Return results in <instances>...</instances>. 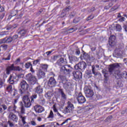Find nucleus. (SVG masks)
<instances>
[{
  "mask_svg": "<svg viewBox=\"0 0 127 127\" xmlns=\"http://www.w3.org/2000/svg\"><path fill=\"white\" fill-rule=\"evenodd\" d=\"M8 124H9L10 127H13V126H14V125H13V123L10 122L9 121L8 122Z\"/></svg>",
  "mask_w": 127,
  "mask_h": 127,
  "instance_id": "50",
  "label": "nucleus"
},
{
  "mask_svg": "<svg viewBox=\"0 0 127 127\" xmlns=\"http://www.w3.org/2000/svg\"><path fill=\"white\" fill-rule=\"evenodd\" d=\"M4 16V13H2L1 15H0V18L1 19H2V18H3V17Z\"/></svg>",
  "mask_w": 127,
  "mask_h": 127,
  "instance_id": "59",
  "label": "nucleus"
},
{
  "mask_svg": "<svg viewBox=\"0 0 127 127\" xmlns=\"http://www.w3.org/2000/svg\"><path fill=\"white\" fill-rule=\"evenodd\" d=\"M76 99L79 103V104H84L85 102H86V99H85V97L83 96L82 95V93L80 92L77 97H76Z\"/></svg>",
  "mask_w": 127,
  "mask_h": 127,
  "instance_id": "9",
  "label": "nucleus"
},
{
  "mask_svg": "<svg viewBox=\"0 0 127 127\" xmlns=\"http://www.w3.org/2000/svg\"><path fill=\"white\" fill-rule=\"evenodd\" d=\"M12 95L13 96V97H15V98H17V97L18 96L19 97H20V95L17 94V91L16 90H14L13 91Z\"/></svg>",
  "mask_w": 127,
  "mask_h": 127,
  "instance_id": "35",
  "label": "nucleus"
},
{
  "mask_svg": "<svg viewBox=\"0 0 127 127\" xmlns=\"http://www.w3.org/2000/svg\"><path fill=\"white\" fill-rule=\"evenodd\" d=\"M39 103L41 105H43L45 104V99L44 98H41L39 99Z\"/></svg>",
  "mask_w": 127,
  "mask_h": 127,
  "instance_id": "38",
  "label": "nucleus"
},
{
  "mask_svg": "<svg viewBox=\"0 0 127 127\" xmlns=\"http://www.w3.org/2000/svg\"><path fill=\"white\" fill-rule=\"evenodd\" d=\"M103 74H104V77L106 78L104 79L105 83H107V81H108V79H107V77H108V71L106 70V69H103L102 70Z\"/></svg>",
  "mask_w": 127,
  "mask_h": 127,
  "instance_id": "23",
  "label": "nucleus"
},
{
  "mask_svg": "<svg viewBox=\"0 0 127 127\" xmlns=\"http://www.w3.org/2000/svg\"><path fill=\"white\" fill-rule=\"evenodd\" d=\"M125 19L126 18H125V17H122L119 19V21L123 22V21H125Z\"/></svg>",
  "mask_w": 127,
  "mask_h": 127,
  "instance_id": "56",
  "label": "nucleus"
},
{
  "mask_svg": "<svg viewBox=\"0 0 127 127\" xmlns=\"http://www.w3.org/2000/svg\"><path fill=\"white\" fill-rule=\"evenodd\" d=\"M42 70L44 72H46L47 71V69L48 68V65L47 64H42L41 65Z\"/></svg>",
  "mask_w": 127,
  "mask_h": 127,
  "instance_id": "29",
  "label": "nucleus"
},
{
  "mask_svg": "<svg viewBox=\"0 0 127 127\" xmlns=\"http://www.w3.org/2000/svg\"><path fill=\"white\" fill-rule=\"evenodd\" d=\"M120 64L118 63H115L111 65L110 67H109V72L112 73V74H113V73H115L117 70V68H120Z\"/></svg>",
  "mask_w": 127,
  "mask_h": 127,
  "instance_id": "8",
  "label": "nucleus"
},
{
  "mask_svg": "<svg viewBox=\"0 0 127 127\" xmlns=\"http://www.w3.org/2000/svg\"><path fill=\"white\" fill-rule=\"evenodd\" d=\"M37 98V95H32L30 98L28 96L25 95L23 97V101L26 108H30L32 103H34V99Z\"/></svg>",
  "mask_w": 127,
  "mask_h": 127,
  "instance_id": "1",
  "label": "nucleus"
},
{
  "mask_svg": "<svg viewBox=\"0 0 127 127\" xmlns=\"http://www.w3.org/2000/svg\"><path fill=\"white\" fill-rule=\"evenodd\" d=\"M22 91H26L28 89V84L26 81L22 80L20 83Z\"/></svg>",
  "mask_w": 127,
  "mask_h": 127,
  "instance_id": "10",
  "label": "nucleus"
},
{
  "mask_svg": "<svg viewBox=\"0 0 127 127\" xmlns=\"http://www.w3.org/2000/svg\"><path fill=\"white\" fill-rule=\"evenodd\" d=\"M39 63V60H37L36 61H33V64L34 65H37L38 63Z\"/></svg>",
  "mask_w": 127,
  "mask_h": 127,
  "instance_id": "49",
  "label": "nucleus"
},
{
  "mask_svg": "<svg viewBox=\"0 0 127 127\" xmlns=\"http://www.w3.org/2000/svg\"><path fill=\"white\" fill-rule=\"evenodd\" d=\"M119 75H121L120 77L125 78L127 79V72L126 71H123V72H120Z\"/></svg>",
  "mask_w": 127,
  "mask_h": 127,
  "instance_id": "25",
  "label": "nucleus"
},
{
  "mask_svg": "<svg viewBox=\"0 0 127 127\" xmlns=\"http://www.w3.org/2000/svg\"><path fill=\"white\" fill-rule=\"evenodd\" d=\"M72 67L69 65H64L61 67V71L63 72L65 75H68L70 77V73L72 72Z\"/></svg>",
  "mask_w": 127,
  "mask_h": 127,
  "instance_id": "3",
  "label": "nucleus"
},
{
  "mask_svg": "<svg viewBox=\"0 0 127 127\" xmlns=\"http://www.w3.org/2000/svg\"><path fill=\"white\" fill-rule=\"evenodd\" d=\"M18 38V35H15L13 36L12 39V41H14V40H16V39H17Z\"/></svg>",
  "mask_w": 127,
  "mask_h": 127,
  "instance_id": "40",
  "label": "nucleus"
},
{
  "mask_svg": "<svg viewBox=\"0 0 127 127\" xmlns=\"http://www.w3.org/2000/svg\"><path fill=\"white\" fill-rule=\"evenodd\" d=\"M16 27V25H14L13 26L8 25L6 29L7 30H12V29L15 28Z\"/></svg>",
  "mask_w": 127,
  "mask_h": 127,
  "instance_id": "30",
  "label": "nucleus"
},
{
  "mask_svg": "<svg viewBox=\"0 0 127 127\" xmlns=\"http://www.w3.org/2000/svg\"><path fill=\"white\" fill-rule=\"evenodd\" d=\"M8 117L10 120L13 121V123H17L18 121V118H17V116L12 113H10Z\"/></svg>",
  "mask_w": 127,
  "mask_h": 127,
  "instance_id": "13",
  "label": "nucleus"
},
{
  "mask_svg": "<svg viewBox=\"0 0 127 127\" xmlns=\"http://www.w3.org/2000/svg\"><path fill=\"white\" fill-rule=\"evenodd\" d=\"M19 116L23 123V125H25V127H28V125L26 124V123L25 122V119H26V117H23L21 115H19Z\"/></svg>",
  "mask_w": 127,
  "mask_h": 127,
  "instance_id": "21",
  "label": "nucleus"
},
{
  "mask_svg": "<svg viewBox=\"0 0 127 127\" xmlns=\"http://www.w3.org/2000/svg\"><path fill=\"white\" fill-rule=\"evenodd\" d=\"M54 112L55 113H58V110H57V109H56V108H54Z\"/></svg>",
  "mask_w": 127,
  "mask_h": 127,
  "instance_id": "62",
  "label": "nucleus"
},
{
  "mask_svg": "<svg viewBox=\"0 0 127 127\" xmlns=\"http://www.w3.org/2000/svg\"><path fill=\"white\" fill-rule=\"evenodd\" d=\"M1 47L3 48V50H6L7 49V45H2L1 46Z\"/></svg>",
  "mask_w": 127,
  "mask_h": 127,
  "instance_id": "45",
  "label": "nucleus"
},
{
  "mask_svg": "<svg viewBox=\"0 0 127 127\" xmlns=\"http://www.w3.org/2000/svg\"><path fill=\"white\" fill-rule=\"evenodd\" d=\"M57 115L58 117H59V118H63V115H61V114L59 113V112H58L57 113Z\"/></svg>",
  "mask_w": 127,
  "mask_h": 127,
  "instance_id": "54",
  "label": "nucleus"
},
{
  "mask_svg": "<svg viewBox=\"0 0 127 127\" xmlns=\"http://www.w3.org/2000/svg\"><path fill=\"white\" fill-rule=\"evenodd\" d=\"M54 118V114L53 113V111L51 110L50 114L48 117V119H53Z\"/></svg>",
  "mask_w": 127,
  "mask_h": 127,
  "instance_id": "31",
  "label": "nucleus"
},
{
  "mask_svg": "<svg viewBox=\"0 0 127 127\" xmlns=\"http://www.w3.org/2000/svg\"><path fill=\"white\" fill-rule=\"evenodd\" d=\"M72 74L75 79H82V72L81 71L75 70L72 72Z\"/></svg>",
  "mask_w": 127,
  "mask_h": 127,
  "instance_id": "11",
  "label": "nucleus"
},
{
  "mask_svg": "<svg viewBox=\"0 0 127 127\" xmlns=\"http://www.w3.org/2000/svg\"><path fill=\"white\" fill-rule=\"evenodd\" d=\"M0 34V35H4V34H7V33H6L5 32H2Z\"/></svg>",
  "mask_w": 127,
  "mask_h": 127,
  "instance_id": "63",
  "label": "nucleus"
},
{
  "mask_svg": "<svg viewBox=\"0 0 127 127\" xmlns=\"http://www.w3.org/2000/svg\"><path fill=\"white\" fill-rule=\"evenodd\" d=\"M80 21V18H76L73 20L74 23H78Z\"/></svg>",
  "mask_w": 127,
  "mask_h": 127,
  "instance_id": "41",
  "label": "nucleus"
},
{
  "mask_svg": "<svg viewBox=\"0 0 127 127\" xmlns=\"http://www.w3.org/2000/svg\"><path fill=\"white\" fill-rule=\"evenodd\" d=\"M25 67L27 69H28L30 67H32V64H31V63L28 62L25 64Z\"/></svg>",
  "mask_w": 127,
  "mask_h": 127,
  "instance_id": "34",
  "label": "nucleus"
},
{
  "mask_svg": "<svg viewBox=\"0 0 127 127\" xmlns=\"http://www.w3.org/2000/svg\"><path fill=\"white\" fill-rule=\"evenodd\" d=\"M21 114H24V108H23V107L21 108Z\"/></svg>",
  "mask_w": 127,
  "mask_h": 127,
  "instance_id": "58",
  "label": "nucleus"
},
{
  "mask_svg": "<svg viewBox=\"0 0 127 127\" xmlns=\"http://www.w3.org/2000/svg\"><path fill=\"white\" fill-rule=\"evenodd\" d=\"M67 106L64 110V114H68L69 113H72V111L74 109V105L72 104L70 101H68L67 103Z\"/></svg>",
  "mask_w": 127,
  "mask_h": 127,
  "instance_id": "4",
  "label": "nucleus"
},
{
  "mask_svg": "<svg viewBox=\"0 0 127 127\" xmlns=\"http://www.w3.org/2000/svg\"><path fill=\"white\" fill-rule=\"evenodd\" d=\"M109 43L110 46H115L116 45V36H111L109 38Z\"/></svg>",
  "mask_w": 127,
  "mask_h": 127,
  "instance_id": "14",
  "label": "nucleus"
},
{
  "mask_svg": "<svg viewBox=\"0 0 127 127\" xmlns=\"http://www.w3.org/2000/svg\"><path fill=\"white\" fill-rule=\"evenodd\" d=\"M116 31H121L122 30V27L120 24H117L115 28Z\"/></svg>",
  "mask_w": 127,
  "mask_h": 127,
  "instance_id": "33",
  "label": "nucleus"
},
{
  "mask_svg": "<svg viewBox=\"0 0 127 127\" xmlns=\"http://www.w3.org/2000/svg\"><path fill=\"white\" fill-rule=\"evenodd\" d=\"M27 32H28V30L26 29H22L19 31V33L21 36H24L25 34H26V33H27Z\"/></svg>",
  "mask_w": 127,
  "mask_h": 127,
  "instance_id": "22",
  "label": "nucleus"
},
{
  "mask_svg": "<svg viewBox=\"0 0 127 127\" xmlns=\"http://www.w3.org/2000/svg\"><path fill=\"white\" fill-rule=\"evenodd\" d=\"M11 71H19V72H21L22 71V68L19 66H14V64H12L11 66H8L6 68V73L7 75H9Z\"/></svg>",
  "mask_w": 127,
  "mask_h": 127,
  "instance_id": "2",
  "label": "nucleus"
},
{
  "mask_svg": "<svg viewBox=\"0 0 127 127\" xmlns=\"http://www.w3.org/2000/svg\"><path fill=\"white\" fill-rule=\"evenodd\" d=\"M18 99H19V96H17V97H15V98L14 99V105H15V104H17V102H18Z\"/></svg>",
  "mask_w": 127,
  "mask_h": 127,
  "instance_id": "39",
  "label": "nucleus"
},
{
  "mask_svg": "<svg viewBox=\"0 0 127 127\" xmlns=\"http://www.w3.org/2000/svg\"><path fill=\"white\" fill-rule=\"evenodd\" d=\"M0 43L1 44L6 43V38H5L3 39L0 40Z\"/></svg>",
  "mask_w": 127,
  "mask_h": 127,
  "instance_id": "42",
  "label": "nucleus"
},
{
  "mask_svg": "<svg viewBox=\"0 0 127 127\" xmlns=\"http://www.w3.org/2000/svg\"><path fill=\"white\" fill-rule=\"evenodd\" d=\"M84 93L87 98H92L94 96V92L90 89V87L85 86L84 88Z\"/></svg>",
  "mask_w": 127,
  "mask_h": 127,
  "instance_id": "6",
  "label": "nucleus"
},
{
  "mask_svg": "<svg viewBox=\"0 0 127 127\" xmlns=\"http://www.w3.org/2000/svg\"><path fill=\"white\" fill-rule=\"evenodd\" d=\"M87 67V64L86 63L82 62L78 63L75 65L74 68L76 70H81V71H84L86 67Z\"/></svg>",
  "mask_w": 127,
  "mask_h": 127,
  "instance_id": "5",
  "label": "nucleus"
},
{
  "mask_svg": "<svg viewBox=\"0 0 127 127\" xmlns=\"http://www.w3.org/2000/svg\"><path fill=\"white\" fill-rule=\"evenodd\" d=\"M14 77L12 75H10L8 80V83L9 84H13L14 83Z\"/></svg>",
  "mask_w": 127,
  "mask_h": 127,
  "instance_id": "24",
  "label": "nucleus"
},
{
  "mask_svg": "<svg viewBox=\"0 0 127 127\" xmlns=\"http://www.w3.org/2000/svg\"><path fill=\"white\" fill-rule=\"evenodd\" d=\"M4 11V8L3 7L1 6V5H0V11Z\"/></svg>",
  "mask_w": 127,
  "mask_h": 127,
  "instance_id": "53",
  "label": "nucleus"
},
{
  "mask_svg": "<svg viewBox=\"0 0 127 127\" xmlns=\"http://www.w3.org/2000/svg\"><path fill=\"white\" fill-rule=\"evenodd\" d=\"M12 38L11 37H9L7 38H6V43H10V42H12Z\"/></svg>",
  "mask_w": 127,
  "mask_h": 127,
  "instance_id": "37",
  "label": "nucleus"
},
{
  "mask_svg": "<svg viewBox=\"0 0 127 127\" xmlns=\"http://www.w3.org/2000/svg\"><path fill=\"white\" fill-rule=\"evenodd\" d=\"M31 124L32 125V126H36V123L34 121H31Z\"/></svg>",
  "mask_w": 127,
  "mask_h": 127,
  "instance_id": "55",
  "label": "nucleus"
},
{
  "mask_svg": "<svg viewBox=\"0 0 127 127\" xmlns=\"http://www.w3.org/2000/svg\"><path fill=\"white\" fill-rule=\"evenodd\" d=\"M92 73L93 74H94V75H95V76H96V75H97V72H96V69L95 68V65H92Z\"/></svg>",
  "mask_w": 127,
  "mask_h": 127,
  "instance_id": "36",
  "label": "nucleus"
},
{
  "mask_svg": "<svg viewBox=\"0 0 127 127\" xmlns=\"http://www.w3.org/2000/svg\"><path fill=\"white\" fill-rule=\"evenodd\" d=\"M115 53L118 56H123L124 55V50L122 49H116L115 50Z\"/></svg>",
  "mask_w": 127,
  "mask_h": 127,
  "instance_id": "19",
  "label": "nucleus"
},
{
  "mask_svg": "<svg viewBox=\"0 0 127 127\" xmlns=\"http://www.w3.org/2000/svg\"><path fill=\"white\" fill-rule=\"evenodd\" d=\"M20 62V59H17L15 61V64L16 65H17L18 63Z\"/></svg>",
  "mask_w": 127,
  "mask_h": 127,
  "instance_id": "47",
  "label": "nucleus"
},
{
  "mask_svg": "<svg viewBox=\"0 0 127 127\" xmlns=\"http://www.w3.org/2000/svg\"><path fill=\"white\" fill-rule=\"evenodd\" d=\"M4 60H10V54H8L6 58L4 59Z\"/></svg>",
  "mask_w": 127,
  "mask_h": 127,
  "instance_id": "51",
  "label": "nucleus"
},
{
  "mask_svg": "<svg viewBox=\"0 0 127 127\" xmlns=\"http://www.w3.org/2000/svg\"><path fill=\"white\" fill-rule=\"evenodd\" d=\"M75 54H76V55H80V51L77 50L75 52Z\"/></svg>",
  "mask_w": 127,
  "mask_h": 127,
  "instance_id": "57",
  "label": "nucleus"
},
{
  "mask_svg": "<svg viewBox=\"0 0 127 127\" xmlns=\"http://www.w3.org/2000/svg\"><path fill=\"white\" fill-rule=\"evenodd\" d=\"M48 86L51 88L52 87H55L56 86V80L53 77H51L48 82Z\"/></svg>",
  "mask_w": 127,
  "mask_h": 127,
  "instance_id": "12",
  "label": "nucleus"
},
{
  "mask_svg": "<svg viewBox=\"0 0 127 127\" xmlns=\"http://www.w3.org/2000/svg\"><path fill=\"white\" fill-rule=\"evenodd\" d=\"M2 108H3V110H6V109H7L6 106H5V105H2Z\"/></svg>",
  "mask_w": 127,
  "mask_h": 127,
  "instance_id": "64",
  "label": "nucleus"
},
{
  "mask_svg": "<svg viewBox=\"0 0 127 127\" xmlns=\"http://www.w3.org/2000/svg\"><path fill=\"white\" fill-rule=\"evenodd\" d=\"M2 85H3V82H2V79L0 78V87H2Z\"/></svg>",
  "mask_w": 127,
  "mask_h": 127,
  "instance_id": "52",
  "label": "nucleus"
},
{
  "mask_svg": "<svg viewBox=\"0 0 127 127\" xmlns=\"http://www.w3.org/2000/svg\"><path fill=\"white\" fill-rule=\"evenodd\" d=\"M34 92H35L37 94H42L43 92V89L40 85H38L35 88Z\"/></svg>",
  "mask_w": 127,
  "mask_h": 127,
  "instance_id": "18",
  "label": "nucleus"
},
{
  "mask_svg": "<svg viewBox=\"0 0 127 127\" xmlns=\"http://www.w3.org/2000/svg\"><path fill=\"white\" fill-rule=\"evenodd\" d=\"M51 53H52V51H49V52H46V54L47 55H50V54H51Z\"/></svg>",
  "mask_w": 127,
  "mask_h": 127,
  "instance_id": "61",
  "label": "nucleus"
},
{
  "mask_svg": "<svg viewBox=\"0 0 127 127\" xmlns=\"http://www.w3.org/2000/svg\"><path fill=\"white\" fill-rule=\"evenodd\" d=\"M57 64L59 65V66H62V65H64V64H67V60H64L63 58H61L57 61Z\"/></svg>",
  "mask_w": 127,
  "mask_h": 127,
  "instance_id": "17",
  "label": "nucleus"
},
{
  "mask_svg": "<svg viewBox=\"0 0 127 127\" xmlns=\"http://www.w3.org/2000/svg\"><path fill=\"white\" fill-rule=\"evenodd\" d=\"M119 75H121L120 77L125 78L127 79V72L126 71H123V72H120Z\"/></svg>",
  "mask_w": 127,
  "mask_h": 127,
  "instance_id": "26",
  "label": "nucleus"
},
{
  "mask_svg": "<svg viewBox=\"0 0 127 127\" xmlns=\"http://www.w3.org/2000/svg\"><path fill=\"white\" fill-rule=\"evenodd\" d=\"M23 77H24V74H23V73H20L19 75H18V78L19 79H20L21 78H23Z\"/></svg>",
  "mask_w": 127,
  "mask_h": 127,
  "instance_id": "46",
  "label": "nucleus"
},
{
  "mask_svg": "<svg viewBox=\"0 0 127 127\" xmlns=\"http://www.w3.org/2000/svg\"><path fill=\"white\" fill-rule=\"evenodd\" d=\"M34 110L36 113H42V112H44V108L37 105L34 106Z\"/></svg>",
  "mask_w": 127,
  "mask_h": 127,
  "instance_id": "15",
  "label": "nucleus"
},
{
  "mask_svg": "<svg viewBox=\"0 0 127 127\" xmlns=\"http://www.w3.org/2000/svg\"><path fill=\"white\" fill-rule=\"evenodd\" d=\"M69 10H70V7H67L63 10V13H64V12H67V11H69Z\"/></svg>",
  "mask_w": 127,
  "mask_h": 127,
  "instance_id": "43",
  "label": "nucleus"
},
{
  "mask_svg": "<svg viewBox=\"0 0 127 127\" xmlns=\"http://www.w3.org/2000/svg\"><path fill=\"white\" fill-rule=\"evenodd\" d=\"M45 96L47 99H50L51 97H52V92H46L45 94Z\"/></svg>",
  "mask_w": 127,
  "mask_h": 127,
  "instance_id": "27",
  "label": "nucleus"
},
{
  "mask_svg": "<svg viewBox=\"0 0 127 127\" xmlns=\"http://www.w3.org/2000/svg\"><path fill=\"white\" fill-rule=\"evenodd\" d=\"M6 91H7V92H12V86H11V85H9L8 86H7L6 88Z\"/></svg>",
  "mask_w": 127,
  "mask_h": 127,
  "instance_id": "32",
  "label": "nucleus"
},
{
  "mask_svg": "<svg viewBox=\"0 0 127 127\" xmlns=\"http://www.w3.org/2000/svg\"><path fill=\"white\" fill-rule=\"evenodd\" d=\"M70 59L72 60V62H74V61H76V59H77V57H71Z\"/></svg>",
  "mask_w": 127,
  "mask_h": 127,
  "instance_id": "48",
  "label": "nucleus"
},
{
  "mask_svg": "<svg viewBox=\"0 0 127 127\" xmlns=\"http://www.w3.org/2000/svg\"><path fill=\"white\" fill-rule=\"evenodd\" d=\"M37 75L39 78H43L45 76V72L43 71V70L40 69L39 71L37 72Z\"/></svg>",
  "mask_w": 127,
  "mask_h": 127,
  "instance_id": "20",
  "label": "nucleus"
},
{
  "mask_svg": "<svg viewBox=\"0 0 127 127\" xmlns=\"http://www.w3.org/2000/svg\"><path fill=\"white\" fill-rule=\"evenodd\" d=\"M69 10H70V7H67L63 10V13H64V12H67V11H69Z\"/></svg>",
  "mask_w": 127,
  "mask_h": 127,
  "instance_id": "44",
  "label": "nucleus"
},
{
  "mask_svg": "<svg viewBox=\"0 0 127 127\" xmlns=\"http://www.w3.org/2000/svg\"><path fill=\"white\" fill-rule=\"evenodd\" d=\"M30 71H31V72H32V73H34V72H35L34 70L32 68V66L31 67V68H30Z\"/></svg>",
  "mask_w": 127,
  "mask_h": 127,
  "instance_id": "60",
  "label": "nucleus"
},
{
  "mask_svg": "<svg viewBox=\"0 0 127 127\" xmlns=\"http://www.w3.org/2000/svg\"><path fill=\"white\" fill-rule=\"evenodd\" d=\"M16 14H17V11L15 10H12L11 14L9 15V17H10V18H11L12 16H15Z\"/></svg>",
  "mask_w": 127,
  "mask_h": 127,
  "instance_id": "28",
  "label": "nucleus"
},
{
  "mask_svg": "<svg viewBox=\"0 0 127 127\" xmlns=\"http://www.w3.org/2000/svg\"><path fill=\"white\" fill-rule=\"evenodd\" d=\"M59 92L60 95H61L62 100H63V101H66V100H67V95L64 93L63 89H59Z\"/></svg>",
  "mask_w": 127,
  "mask_h": 127,
  "instance_id": "16",
  "label": "nucleus"
},
{
  "mask_svg": "<svg viewBox=\"0 0 127 127\" xmlns=\"http://www.w3.org/2000/svg\"><path fill=\"white\" fill-rule=\"evenodd\" d=\"M26 79L29 82H30V84L32 85H34L36 83V77L35 76H32L31 73H28L26 75Z\"/></svg>",
  "mask_w": 127,
  "mask_h": 127,
  "instance_id": "7",
  "label": "nucleus"
}]
</instances>
